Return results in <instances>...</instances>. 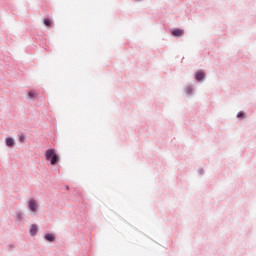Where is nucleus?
I'll list each match as a JSON object with an SVG mask.
<instances>
[{
	"instance_id": "f03ea898",
	"label": "nucleus",
	"mask_w": 256,
	"mask_h": 256,
	"mask_svg": "<svg viewBox=\"0 0 256 256\" xmlns=\"http://www.w3.org/2000/svg\"><path fill=\"white\" fill-rule=\"evenodd\" d=\"M28 208L32 213H37V210L39 209V204H37V200L35 198H32L28 201Z\"/></svg>"
},
{
	"instance_id": "423d86ee",
	"label": "nucleus",
	"mask_w": 256,
	"mask_h": 256,
	"mask_svg": "<svg viewBox=\"0 0 256 256\" xmlns=\"http://www.w3.org/2000/svg\"><path fill=\"white\" fill-rule=\"evenodd\" d=\"M5 144L12 149V147H15V139L13 137H7L5 139Z\"/></svg>"
},
{
	"instance_id": "9b49d317",
	"label": "nucleus",
	"mask_w": 256,
	"mask_h": 256,
	"mask_svg": "<svg viewBox=\"0 0 256 256\" xmlns=\"http://www.w3.org/2000/svg\"><path fill=\"white\" fill-rule=\"evenodd\" d=\"M44 25H45L46 27H51V20H49V19H44Z\"/></svg>"
},
{
	"instance_id": "9d476101",
	"label": "nucleus",
	"mask_w": 256,
	"mask_h": 256,
	"mask_svg": "<svg viewBox=\"0 0 256 256\" xmlns=\"http://www.w3.org/2000/svg\"><path fill=\"white\" fill-rule=\"evenodd\" d=\"M246 115L243 113V111L238 112L237 118L238 119H245Z\"/></svg>"
},
{
	"instance_id": "4468645a",
	"label": "nucleus",
	"mask_w": 256,
	"mask_h": 256,
	"mask_svg": "<svg viewBox=\"0 0 256 256\" xmlns=\"http://www.w3.org/2000/svg\"><path fill=\"white\" fill-rule=\"evenodd\" d=\"M204 173H205V172L203 171V168H200V169H199V174H200V175H203Z\"/></svg>"
},
{
	"instance_id": "f257e3e1",
	"label": "nucleus",
	"mask_w": 256,
	"mask_h": 256,
	"mask_svg": "<svg viewBox=\"0 0 256 256\" xmlns=\"http://www.w3.org/2000/svg\"><path fill=\"white\" fill-rule=\"evenodd\" d=\"M45 157L47 161H50L51 165H56L57 162L60 161L59 155H57L53 149H47L45 151Z\"/></svg>"
},
{
	"instance_id": "1a4fd4ad",
	"label": "nucleus",
	"mask_w": 256,
	"mask_h": 256,
	"mask_svg": "<svg viewBox=\"0 0 256 256\" xmlns=\"http://www.w3.org/2000/svg\"><path fill=\"white\" fill-rule=\"evenodd\" d=\"M186 94L187 95H193V87L187 86L186 87Z\"/></svg>"
},
{
	"instance_id": "f8f14e48",
	"label": "nucleus",
	"mask_w": 256,
	"mask_h": 256,
	"mask_svg": "<svg viewBox=\"0 0 256 256\" xmlns=\"http://www.w3.org/2000/svg\"><path fill=\"white\" fill-rule=\"evenodd\" d=\"M28 99H35V92L30 91V92L28 93Z\"/></svg>"
},
{
	"instance_id": "20e7f679",
	"label": "nucleus",
	"mask_w": 256,
	"mask_h": 256,
	"mask_svg": "<svg viewBox=\"0 0 256 256\" xmlns=\"http://www.w3.org/2000/svg\"><path fill=\"white\" fill-rule=\"evenodd\" d=\"M44 239L45 241H48V243H55V234L53 233H46L44 235Z\"/></svg>"
},
{
	"instance_id": "39448f33",
	"label": "nucleus",
	"mask_w": 256,
	"mask_h": 256,
	"mask_svg": "<svg viewBox=\"0 0 256 256\" xmlns=\"http://www.w3.org/2000/svg\"><path fill=\"white\" fill-rule=\"evenodd\" d=\"M195 79H196V81H198V83H203V81H205V73L204 72H196Z\"/></svg>"
},
{
	"instance_id": "ddd939ff",
	"label": "nucleus",
	"mask_w": 256,
	"mask_h": 256,
	"mask_svg": "<svg viewBox=\"0 0 256 256\" xmlns=\"http://www.w3.org/2000/svg\"><path fill=\"white\" fill-rule=\"evenodd\" d=\"M19 141L20 143H25V134L19 135Z\"/></svg>"
},
{
	"instance_id": "2eb2a0df",
	"label": "nucleus",
	"mask_w": 256,
	"mask_h": 256,
	"mask_svg": "<svg viewBox=\"0 0 256 256\" xmlns=\"http://www.w3.org/2000/svg\"><path fill=\"white\" fill-rule=\"evenodd\" d=\"M66 189L69 190V186H67Z\"/></svg>"
},
{
	"instance_id": "7ed1b4c3",
	"label": "nucleus",
	"mask_w": 256,
	"mask_h": 256,
	"mask_svg": "<svg viewBox=\"0 0 256 256\" xmlns=\"http://www.w3.org/2000/svg\"><path fill=\"white\" fill-rule=\"evenodd\" d=\"M172 35H173V37H183V35H185V30L179 29V28H175L172 31Z\"/></svg>"
},
{
	"instance_id": "0eeeda50",
	"label": "nucleus",
	"mask_w": 256,
	"mask_h": 256,
	"mask_svg": "<svg viewBox=\"0 0 256 256\" xmlns=\"http://www.w3.org/2000/svg\"><path fill=\"white\" fill-rule=\"evenodd\" d=\"M38 231H39V227L37 226V224H32L30 226V235H32V237H35Z\"/></svg>"
},
{
	"instance_id": "6e6552de",
	"label": "nucleus",
	"mask_w": 256,
	"mask_h": 256,
	"mask_svg": "<svg viewBox=\"0 0 256 256\" xmlns=\"http://www.w3.org/2000/svg\"><path fill=\"white\" fill-rule=\"evenodd\" d=\"M23 219H25V214L21 211L16 212V221L21 222Z\"/></svg>"
}]
</instances>
